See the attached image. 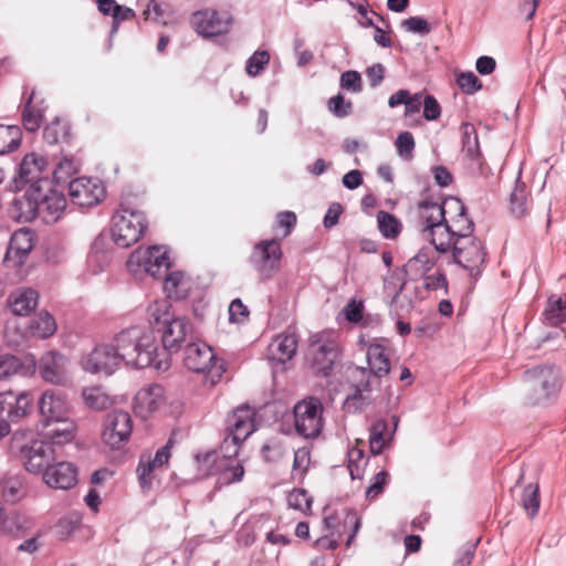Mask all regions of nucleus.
Masks as SVG:
<instances>
[{
    "instance_id": "obj_1",
    "label": "nucleus",
    "mask_w": 566,
    "mask_h": 566,
    "mask_svg": "<svg viewBox=\"0 0 566 566\" xmlns=\"http://www.w3.org/2000/svg\"><path fill=\"white\" fill-rule=\"evenodd\" d=\"M123 364L133 368L153 367L165 371L170 366V355L156 343L151 329L134 325L122 329L114 336Z\"/></svg>"
},
{
    "instance_id": "obj_2",
    "label": "nucleus",
    "mask_w": 566,
    "mask_h": 566,
    "mask_svg": "<svg viewBox=\"0 0 566 566\" xmlns=\"http://www.w3.org/2000/svg\"><path fill=\"white\" fill-rule=\"evenodd\" d=\"M417 211L422 224V233L430 240L434 249L440 253L452 251L455 235L446 218L444 206L438 202L420 201Z\"/></svg>"
},
{
    "instance_id": "obj_3",
    "label": "nucleus",
    "mask_w": 566,
    "mask_h": 566,
    "mask_svg": "<svg viewBox=\"0 0 566 566\" xmlns=\"http://www.w3.org/2000/svg\"><path fill=\"white\" fill-rule=\"evenodd\" d=\"M48 176L49 163L46 158L36 153H30L24 155L17 165L6 188L10 192H19L27 187H35L38 190H42L43 186H49Z\"/></svg>"
},
{
    "instance_id": "obj_4",
    "label": "nucleus",
    "mask_w": 566,
    "mask_h": 566,
    "mask_svg": "<svg viewBox=\"0 0 566 566\" xmlns=\"http://www.w3.org/2000/svg\"><path fill=\"white\" fill-rule=\"evenodd\" d=\"M185 367L196 374H202L205 381L214 386L226 371L213 349L203 342H189L184 352Z\"/></svg>"
},
{
    "instance_id": "obj_5",
    "label": "nucleus",
    "mask_w": 566,
    "mask_h": 566,
    "mask_svg": "<svg viewBox=\"0 0 566 566\" xmlns=\"http://www.w3.org/2000/svg\"><path fill=\"white\" fill-rule=\"evenodd\" d=\"M146 229L145 213L136 208L120 206L112 218V239L119 248L136 243Z\"/></svg>"
},
{
    "instance_id": "obj_6",
    "label": "nucleus",
    "mask_w": 566,
    "mask_h": 566,
    "mask_svg": "<svg viewBox=\"0 0 566 566\" xmlns=\"http://www.w3.org/2000/svg\"><path fill=\"white\" fill-rule=\"evenodd\" d=\"M126 265L135 275L146 273L153 277L160 276L170 268L168 251L164 245L138 248L130 254Z\"/></svg>"
},
{
    "instance_id": "obj_7",
    "label": "nucleus",
    "mask_w": 566,
    "mask_h": 566,
    "mask_svg": "<svg viewBox=\"0 0 566 566\" xmlns=\"http://www.w3.org/2000/svg\"><path fill=\"white\" fill-rule=\"evenodd\" d=\"M324 407L314 397L298 401L293 408L294 427L297 434L312 439L319 436L324 427Z\"/></svg>"
},
{
    "instance_id": "obj_8",
    "label": "nucleus",
    "mask_w": 566,
    "mask_h": 566,
    "mask_svg": "<svg viewBox=\"0 0 566 566\" xmlns=\"http://www.w3.org/2000/svg\"><path fill=\"white\" fill-rule=\"evenodd\" d=\"M452 255L455 263L467 270L471 277L478 279L482 273L486 252L482 242L475 237H464L454 242Z\"/></svg>"
},
{
    "instance_id": "obj_9",
    "label": "nucleus",
    "mask_w": 566,
    "mask_h": 566,
    "mask_svg": "<svg viewBox=\"0 0 566 566\" xmlns=\"http://www.w3.org/2000/svg\"><path fill=\"white\" fill-rule=\"evenodd\" d=\"M132 431L133 419L129 412L113 410L104 418L102 440L109 448L118 450L129 441Z\"/></svg>"
},
{
    "instance_id": "obj_10",
    "label": "nucleus",
    "mask_w": 566,
    "mask_h": 566,
    "mask_svg": "<svg viewBox=\"0 0 566 566\" xmlns=\"http://www.w3.org/2000/svg\"><path fill=\"white\" fill-rule=\"evenodd\" d=\"M122 364L123 360L114 339L109 344L95 346L90 354L81 359V366L85 371L107 376L114 374Z\"/></svg>"
},
{
    "instance_id": "obj_11",
    "label": "nucleus",
    "mask_w": 566,
    "mask_h": 566,
    "mask_svg": "<svg viewBox=\"0 0 566 566\" xmlns=\"http://www.w3.org/2000/svg\"><path fill=\"white\" fill-rule=\"evenodd\" d=\"M233 22L227 11L214 9L198 10L191 14L190 24L203 38H213L229 32Z\"/></svg>"
},
{
    "instance_id": "obj_12",
    "label": "nucleus",
    "mask_w": 566,
    "mask_h": 566,
    "mask_svg": "<svg viewBox=\"0 0 566 566\" xmlns=\"http://www.w3.org/2000/svg\"><path fill=\"white\" fill-rule=\"evenodd\" d=\"M228 434L221 449H233V454L239 451V446L255 430L253 411L249 407H240L228 419Z\"/></svg>"
},
{
    "instance_id": "obj_13",
    "label": "nucleus",
    "mask_w": 566,
    "mask_h": 566,
    "mask_svg": "<svg viewBox=\"0 0 566 566\" xmlns=\"http://www.w3.org/2000/svg\"><path fill=\"white\" fill-rule=\"evenodd\" d=\"M38 407L43 428L53 426L55 421L65 420L71 413L66 395L54 389H48L42 392L38 400Z\"/></svg>"
},
{
    "instance_id": "obj_14",
    "label": "nucleus",
    "mask_w": 566,
    "mask_h": 566,
    "mask_svg": "<svg viewBox=\"0 0 566 566\" xmlns=\"http://www.w3.org/2000/svg\"><path fill=\"white\" fill-rule=\"evenodd\" d=\"M105 193L103 182L95 178L78 177L69 184L71 201L82 208L99 203L105 198Z\"/></svg>"
},
{
    "instance_id": "obj_15",
    "label": "nucleus",
    "mask_w": 566,
    "mask_h": 566,
    "mask_svg": "<svg viewBox=\"0 0 566 566\" xmlns=\"http://www.w3.org/2000/svg\"><path fill=\"white\" fill-rule=\"evenodd\" d=\"M39 373L42 379L55 386L70 382V360L57 350L44 353L39 360Z\"/></svg>"
},
{
    "instance_id": "obj_16",
    "label": "nucleus",
    "mask_w": 566,
    "mask_h": 566,
    "mask_svg": "<svg viewBox=\"0 0 566 566\" xmlns=\"http://www.w3.org/2000/svg\"><path fill=\"white\" fill-rule=\"evenodd\" d=\"M281 258L280 243L276 240H265L254 247L250 261L260 275L268 279L279 269Z\"/></svg>"
},
{
    "instance_id": "obj_17",
    "label": "nucleus",
    "mask_w": 566,
    "mask_h": 566,
    "mask_svg": "<svg viewBox=\"0 0 566 566\" xmlns=\"http://www.w3.org/2000/svg\"><path fill=\"white\" fill-rule=\"evenodd\" d=\"M221 450L224 452L222 459H218L216 453H208L203 458L205 462L216 464L214 473L218 474L217 485L219 488L240 482L244 475L243 465L232 459L234 455L233 449Z\"/></svg>"
},
{
    "instance_id": "obj_18",
    "label": "nucleus",
    "mask_w": 566,
    "mask_h": 566,
    "mask_svg": "<svg viewBox=\"0 0 566 566\" xmlns=\"http://www.w3.org/2000/svg\"><path fill=\"white\" fill-rule=\"evenodd\" d=\"M21 459L29 472L39 473L54 460L53 446L44 440H31L21 448Z\"/></svg>"
},
{
    "instance_id": "obj_19",
    "label": "nucleus",
    "mask_w": 566,
    "mask_h": 566,
    "mask_svg": "<svg viewBox=\"0 0 566 566\" xmlns=\"http://www.w3.org/2000/svg\"><path fill=\"white\" fill-rule=\"evenodd\" d=\"M193 338V326L186 317H172L161 328L163 348L169 352H178L185 342Z\"/></svg>"
},
{
    "instance_id": "obj_20",
    "label": "nucleus",
    "mask_w": 566,
    "mask_h": 566,
    "mask_svg": "<svg viewBox=\"0 0 566 566\" xmlns=\"http://www.w3.org/2000/svg\"><path fill=\"white\" fill-rule=\"evenodd\" d=\"M39 216L45 223L56 222L66 208V199L63 193L53 189L51 182L43 186L41 196L38 197Z\"/></svg>"
},
{
    "instance_id": "obj_21",
    "label": "nucleus",
    "mask_w": 566,
    "mask_h": 566,
    "mask_svg": "<svg viewBox=\"0 0 566 566\" xmlns=\"http://www.w3.org/2000/svg\"><path fill=\"white\" fill-rule=\"evenodd\" d=\"M32 398L29 392H13L12 390L0 392V417L17 422L25 418L31 409Z\"/></svg>"
},
{
    "instance_id": "obj_22",
    "label": "nucleus",
    "mask_w": 566,
    "mask_h": 566,
    "mask_svg": "<svg viewBox=\"0 0 566 566\" xmlns=\"http://www.w3.org/2000/svg\"><path fill=\"white\" fill-rule=\"evenodd\" d=\"M420 293L421 287L413 279L402 282L389 303L390 315L400 318L410 313L416 303L422 297Z\"/></svg>"
},
{
    "instance_id": "obj_23",
    "label": "nucleus",
    "mask_w": 566,
    "mask_h": 566,
    "mask_svg": "<svg viewBox=\"0 0 566 566\" xmlns=\"http://www.w3.org/2000/svg\"><path fill=\"white\" fill-rule=\"evenodd\" d=\"M311 352L313 370L317 375L329 376L338 359L337 345L332 340L316 342L312 344Z\"/></svg>"
},
{
    "instance_id": "obj_24",
    "label": "nucleus",
    "mask_w": 566,
    "mask_h": 566,
    "mask_svg": "<svg viewBox=\"0 0 566 566\" xmlns=\"http://www.w3.org/2000/svg\"><path fill=\"white\" fill-rule=\"evenodd\" d=\"M43 481L54 489L67 490L77 482L76 467L66 461L49 465L43 472Z\"/></svg>"
},
{
    "instance_id": "obj_25",
    "label": "nucleus",
    "mask_w": 566,
    "mask_h": 566,
    "mask_svg": "<svg viewBox=\"0 0 566 566\" xmlns=\"http://www.w3.org/2000/svg\"><path fill=\"white\" fill-rule=\"evenodd\" d=\"M41 196V190L28 188L25 193L13 199L9 213L11 218L19 222H30L38 218L39 206L38 197Z\"/></svg>"
},
{
    "instance_id": "obj_26",
    "label": "nucleus",
    "mask_w": 566,
    "mask_h": 566,
    "mask_svg": "<svg viewBox=\"0 0 566 566\" xmlns=\"http://www.w3.org/2000/svg\"><path fill=\"white\" fill-rule=\"evenodd\" d=\"M165 401V389L158 384L139 389L134 399V409L142 417L158 410Z\"/></svg>"
},
{
    "instance_id": "obj_27",
    "label": "nucleus",
    "mask_w": 566,
    "mask_h": 566,
    "mask_svg": "<svg viewBox=\"0 0 566 566\" xmlns=\"http://www.w3.org/2000/svg\"><path fill=\"white\" fill-rule=\"evenodd\" d=\"M443 206L457 212V216L449 220V226L455 235V241L464 237H473L474 222L468 217L464 203L460 199L452 198L447 200Z\"/></svg>"
},
{
    "instance_id": "obj_28",
    "label": "nucleus",
    "mask_w": 566,
    "mask_h": 566,
    "mask_svg": "<svg viewBox=\"0 0 566 566\" xmlns=\"http://www.w3.org/2000/svg\"><path fill=\"white\" fill-rule=\"evenodd\" d=\"M33 248L32 233L29 230H18L10 238L4 261L20 265Z\"/></svg>"
},
{
    "instance_id": "obj_29",
    "label": "nucleus",
    "mask_w": 566,
    "mask_h": 566,
    "mask_svg": "<svg viewBox=\"0 0 566 566\" xmlns=\"http://www.w3.org/2000/svg\"><path fill=\"white\" fill-rule=\"evenodd\" d=\"M35 369L36 363L32 356L19 358L9 354L0 355V379L12 375L31 376Z\"/></svg>"
},
{
    "instance_id": "obj_30",
    "label": "nucleus",
    "mask_w": 566,
    "mask_h": 566,
    "mask_svg": "<svg viewBox=\"0 0 566 566\" xmlns=\"http://www.w3.org/2000/svg\"><path fill=\"white\" fill-rule=\"evenodd\" d=\"M23 98L24 103L21 113L23 127L28 132H36L43 123L45 112L44 102L43 99L36 98L34 91Z\"/></svg>"
},
{
    "instance_id": "obj_31",
    "label": "nucleus",
    "mask_w": 566,
    "mask_h": 566,
    "mask_svg": "<svg viewBox=\"0 0 566 566\" xmlns=\"http://www.w3.org/2000/svg\"><path fill=\"white\" fill-rule=\"evenodd\" d=\"M462 134V153L465 158L470 161L472 169L481 170L482 168V155L480 150V144L478 133L473 124L464 123L461 125Z\"/></svg>"
},
{
    "instance_id": "obj_32",
    "label": "nucleus",
    "mask_w": 566,
    "mask_h": 566,
    "mask_svg": "<svg viewBox=\"0 0 566 566\" xmlns=\"http://www.w3.org/2000/svg\"><path fill=\"white\" fill-rule=\"evenodd\" d=\"M525 377L532 388L541 390V398H547L556 391L557 378L552 368L537 367L527 370Z\"/></svg>"
},
{
    "instance_id": "obj_33",
    "label": "nucleus",
    "mask_w": 566,
    "mask_h": 566,
    "mask_svg": "<svg viewBox=\"0 0 566 566\" xmlns=\"http://www.w3.org/2000/svg\"><path fill=\"white\" fill-rule=\"evenodd\" d=\"M394 429L388 433V424L384 419L375 421L370 427L369 432V448L374 455L380 454L386 448L389 447L394 438L395 431L398 426V418L392 416Z\"/></svg>"
},
{
    "instance_id": "obj_34",
    "label": "nucleus",
    "mask_w": 566,
    "mask_h": 566,
    "mask_svg": "<svg viewBox=\"0 0 566 566\" xmlns=\"http://www.w3.org/2000/svg\"><path fill=\"white\" fill-rule=\"evenodd\" d=\"M297 338L294 333H282L277 335L269 346V353L273 360L285 363L296 353Z\"/></svg>"
},
{
    "instance_id": "obj_35",
    "label": "nucleus",
    "mask_w": 566,
    "mask_h": 566,
    "mask_svg": "<svg viewBox=\"0 0 566 566\" xmlns=\"http://www.w3.org/2000/svg\"><path fill=\"white\" fill-rule=\"evenodd\" d=\"M368 371L375 377L381 378L390 371V360L387 349L382 344L373 343L367 347Z\"/></svg>"
},
{
    "instance_id": "obj_36",
    "label": "nucleus",
    "mask_w": 566,
    "mask_h": 566,
    "mask_svg": "<svg viewBox=\"0 0 566 566\" xmlns=\"http://www.w3.org/2000/svg\"><path fill=\"white\" fill-rule=\"evenodd\" d=\"M165 274L163 290L167 297L175 300L185 298L191 289L189 277L182 271H171Z\"/></svg>"
},
{
    "instance_id": "obj_37",
    "label": "nucleus",
    "mask_w": 566,
    "mask_h": 566,
    "mask_svg": "<svg viewBox=\"0 0 566 566\" xmlns=\"http://www.w3.org/2000/svg\"><path fill=\"white\" fill-rule=\"evenodd\" d=\"M38 292L33 289H18L9 296V306L15 315H27L38 304Z\"/></svg>"
},
{
    "instance_id": "obj_38",
    "label": "nucleus",
    "mask_w": 566,
    "mask_h": 566,
    "mask_svg": "<svg viewBox=\"0 0 566 566\" xmlns=\"http://www.w3.org/2000/svg\"><path fill=\"white\" fill-rule=\"evenodd\" d=\"M43 429L45 430V438H48L53 446L72 441L75 437L76 426L74 421L67 417L65 420L55 421L53 426Z\"/></svg>"
},
{
    "instance_id": "obj_39",
    "label": "nucleus",
    "mask_w": 566,
    "mask_h": 566,
    "mask_svg": "<svg viewBox=\"0 0 566 566\" xmlns=\"http://www.w3.org/2000/svg\"><path fill=\"white\" fill-rule=\"evenodd\" d=\"M57 325L54 317L48 312H40L34 316L28 326V333L31 337L45 339L56 332Z\"/></svg>"
},
{
    "instance_id": "obj_40",
    "label": "nucleus",
    "mask_w": 566,
    "mask_h": 566,
    "mask_svg": "<svg viewBox=\"0 0 566 566\" xmlns=\"http://www.w3.org/2000/svg\"><path fill=\"white\" fill-rule=\"evenodd\" d=\"M434 261L429 249H421L403 266V272L411 279L424 275L433 266Z\"/></svg>"
},
{
    "instance_id": "obj_41",
    "label": "nucleus",
    "mask_w": 566,
    "mask_h": 566,
    "mask_svg": "<svg viewBox=\"0 0 566 566\" xmlns=\"http://www.w3.org/2000/svg\"><path fill=\"white\" fill-rule=\"evenodd\" d=\"M528 192L526 186L521 181V172L510 196V211L516 218H522L528 210Z\"/></svg>"
},
{
    "instance_id": "obj_42",
    "label": "nucleus",
    "mask_w": 566,
    "mask_h": 566,
    "mask_svg": "<svg viewBox=\"0 0 566 566\" xmlns=\"http://www.w3.org/2000/svg\"><path fill=\"white\" fill-rule=\"evenodd\" d=\"M545 322L551 326H558L566 321V294L552 295L544 311Z\"/></svg>"
},
{
    "instance_id": "obj_43",
    "label": "nucleus",
    "mask_w": 566,
    "mask_h": 566,
    "mask_svg": "<svg viewBox=\"0 0 566 566\" xmlns=\"http://www.w3.org/2000/svg\"><path fill=\"white\" fill-rule=\"evenodd\" d=\"M22 133L18 125L0 124V156L18 149Z\"/></svg>"
},
{
    "instance_id": "obj_44",
    "label": "nucleus",
    "mask_w": 566,
    "mask_h": 566,
    "mask_svg": "<svg viewBox=\"0 0 566 566\" xmlns=\"http://www.w3.org/2000/svg\"><path fill=\"white\" fill-rule=\"evenodd\" d=\"M29 528V520L18 513L10 512L0 521V531L3 534L18 537Z\"/></svg>"
},
{
    "instance_id": "obj_45",
    "label": "nucleus",
    "mask_w": 566,
    "mask_h": 566,
    "mask_svg": "<svg viewBox=\"0 0 566 566\" xmlns=\"http://www.w3.org/2000/svg\"><path fill=\"white\" fill-rule=\"evenodd\" d=\"M170 303L168 300H157L149 304L147 308V317L151 325H165L172 317L170 313Z\"/></svg>"
},
{
    "instance_id": "obj_46",
    "label": "nucleus",
    "mask_w": 566,
    "mask_h": 566,
    "mask_svg": "<svg viewBox=\"0 0 566 566\" xmlns=\"http://www.w3.org/2000/svg\"><path fill=\"white\" fill-rule=\"evenodd\" d=\"M370 392L371 382L369 379L359 382L355 386L354 392L346 398L347 408L364 409L371 402Z\"/></svg>"
},
{
    "instance_id": "obj_47",
    "label": "nucleus",
    "mask_w": 566,
    "mask_h": 566,
    "mask_svg": "<svg viewBox=\"0 0 566 566\" xmlns=\"http://www.w3.org/2000/svg\"><path fill=\"white\" fill-rule=\"evenodd\" d=\"M3 499L7 502H17L24 495L23 481L18 475L7 476L0 482Z\"/></svg>"
},
{
    "instance_id": "obj_48",
    "label": "nucleus",
    "mask_w": 566,
    "mask_h": 566,
    "mask_svg": "<svg viewBox=\"0 0 566 566\" xmlns=\"http://www.w3.org/2000/svg\"><path fill=\"white\" fill-rule=\"evenodd\" d=\"M378 229L384 238L395 239L401 231V222L391 213L379 211L377 214Z\"/></svg>"
},
{
    "instance_id": "obj_49",
    "label": "nucleus",
    "mask_w": 566,
    "mask_h": 566,
    "mask_svg": "<svg viewBox=\"0 0 566 566\" xmlns=\"http://www.w3.org/2000/svg\"><path fill=\"white\" fill-rule=\"evenodd\" d=\"M83 398L91 408L96 410H104L112 403L109 396L99 387L85 388Z\"/></svg>"
},
{
    "instance_id": "obj_50",
    "label": "nucleus",
    "mask_w": 566,
    "mask_h": 566,
    "mask_svg": "<svg viewBox=\"0 0 566 566\" xmlns=\"http://www.w3.org/2000/svg\"><path fill=\"white\" fill-rule=\"evenodd\" d=\"M270 63V53L266 50H256L245 63V72L250 77L259 76Z\"/></svg>"
},
{
    "instance_id": "obj_51",
    "label": "nucleus",
    "mask_w": 566,
    "mask_h": 566,
    "mask_svg": "<svg viewBox=\"0 0 566 566\" xmlns=\"http://www.w3.org/2000/svg\"><path fill=\"white\" fill-rule=\"evenodd\" d=\"M69 135V125L56 118L44 127L43 138L48 144H56L66 139Z\"/></svg>"
},
{
    "instance_id": "obj_52",
    "label": "nucleus",
    "mask_w": 566,
    "mask_h": 566,
    "mask_svg": "<svg viewBox=\"0 0 566 566\" xmlns=\"http://www.w3.org/2000/svg\"><path fill=\"white\" fill-rule=\"evenodd\" d=\"M522 505L531 517H534L537 514L539 509V495L537 485L528 484L524 488Z\"/></svg>"
},
{
    "instance_id": "obj_53",
    "label": "nucleus",
    "mask_w": 566,
    "mask_h": 566,
    "mask_svg": "<svg viewBox=\"0 0 566 566\" xmlns=\"http://www.w3.org/2000/svg\"><path fill=\"white\" fill-rule=\"evenodd\" d=\"M395 146L399 157L405 160L412 159L416 143L410 132H401L396 138Z\"/></svg>"
},
{
    "instance_id": "obj_54",
    "label": "nucleus",
    "mask_w": 566,
    "mask_h": 566,
    "mask_svg": "<svg viewBox=\"0 0 566 566\" xmlns=\"http://www.w3.org/2000/svg\"><path fill=\"white\" fill-rule=\"evenodd\" d=\"M77 163L72 157H64L53 169V178L56 182H64L70 178L74 172L77 171Z\"/></svg>"
},
{
    "instance_id": "obj_55",
    "label": "nucleus",
    "mask_w": 566,
    "mask_h": 566,
    "mask_svg": "<svg viewBox=\"0 0 566 566\" xmlns=\"http://www.w3.org/2000/svg\"><path fill=\"white\" fill-rule=\"evenodd\" d=\"M168 10L169 6L158 3L156 0H149L143 14L146 20L153 19L158 23L167 24Z\"/></svg>"
},
{
    "instance_id": "obj_56",
    "label": "nucleus",
    "mask_w": 566,
    "mask_h": 566,
    "mask_svg": "<svg viewBox=\"0 0 566 566\" xmlns=\"http://www.w3.org/2000/svg\"><path fill=\"white\" fill-rule=\"evenodd\" d=\"M366 461L364 459V452L360 449H352L348 452V470L353 480L360 479L363 476Z\"/></svg>"
},
{
    "instance_id": "obj_57",
    "label": "nucleus",
    "mask_w": 566,
    "mask_h": 566,
    "mask_svg": "<svg viewBox=\"0 0 566 566\" xmlns=\"http://www.w3.org/2000/svg\"><path fill=\"white\" fill-rule=\"evenodd\" d=\"M457 84L467 94H474L482 88V83L473 72L457 74Z\"/></svg>"
},
{
    "instance_id": "obj_58",
    "label": "nucleus",
    "mask_w": 566,
    "mask_h": 566,
    "mask_svg": "<svg viewBox=\"0 0 566 566\" xmlns=\"http://www.w3.org/2000/svg\"><path fill=\"white\" fill-rule=\"evenodd\" d=\"M287 504L290 507L306 512L311 510L312 499L307 492L302 489H295L287 495Z\"/></svg>"
},
{
    "instance_id": "obj_59",
    "label": "nucleus",
    "mask_w": 566,
    "mask_h": 566,
    "mask_svg": "<svg viewBox=\"0 0 566 566\" xmlns=\"http://www.w3.org/2000/svg\"><path fill=\"white\" fill-rule=\"evenodd\" d=\"M156 469L150 459L145 460L143 457L137 468L139 484L144 490H149L153 483V472Z\"/></svg>"
},
{
    "instance_id": "obj_60",
    "label": "nucleus",
    "mask_w": 566,
    "mask_h": 566,
    "mask_svg": "<svg viewBox=\"0 0 566 566\" xmlns=\"http://www.w3.org/2000/svg\"><path fill=\"white\" fill-rule=\"evenodd\" d=\"M401 27L410 33L428 34L431 28L428 21L422 17H410L401 22Z\"/></svg>"
},
{
    "instance_id": "obj_61",
    "label": "nucleus",
    "mask_w": 566,
    "mask_h": 566,
    "mask_svg": "<svg viewBox=\"0 0 566 566\" xmlns=\"http://www.w3.org/2000/svg\"><path fill=\"white\" fill-rule=\"evenodd\" d=\"M340 87L352 93L363 90L361 76L357 71H346L340 75Z\"/></svg>"
},
{
    "instance_id": "obj_62",
    "label": "nucleus",
    "mask_w": 566,
    "mask_h": 566,
    "mask_svg": "<svg viewBox=\"0 0 566 566\" xmlns=\"http://www.w3.org/2000/svg\"><path fill=\"white\" fill-rule=\"evenodd\" d=\"M352 102L345 101L344 96L339 93L332 97L328 102L329 111L337 117H346L352 113Z\"/></svg>"
},
{
    "instance_id": "obj_63",
    "label": "nucleus",
    "mask_w": 566,
    "mask_h": 566,
    "mask_svg": "<svg viewBox=\"0 0 566 566\" xmlns=\"http://www.w3.org/2000/svg\"><path fill=\"white\" fill-rule=\"evenodd\" d=\"M388 480V472L381 470L377 474L374 475L371 484L366 490V497L368 500L376 499L380 493H382L384 488Z\"/></svg>"
},
{
    "instance_id": "obj_64",
    "label": "nucleus",
    "mask_w": 566,
    "mask_h": 566,
    "mask_svg": "<svg viewBox=\"0 0 566 566\" xmlns=\"http://www.w3.org/2000/svg\"><path fill=\"white\" fill-rule=\"evenodd\" d=\"M476 543H465L457 553L453 566H470L475 554Z\"/></svg>"
}]
</instances>
